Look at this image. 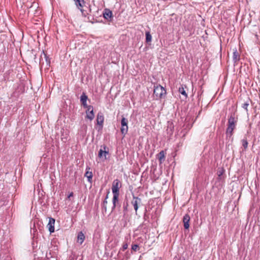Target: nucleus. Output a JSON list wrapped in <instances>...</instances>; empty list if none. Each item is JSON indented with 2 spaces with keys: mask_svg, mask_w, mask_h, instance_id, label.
I'll return each mask as SVG.
<instances>
[{
  "mask_svg": "<svg viewBox=\"0 0 260 260\" xmlns=\"http://www.w3.org/2000/svg\"><path fill=\"white\" fill-rule=\"evenodd\" d=\"M237 122V118L235 113L231 114L228 122V127L226 129V135L227 137L231 138L233 135V131L236 128Z\"/></svg>",
  "mask_w": 260,
  "mask_h": 260,
  "instance_id": "obj_1",
  "label": "nucleus"
},
{
  "mask_svg": "<svg viewBox=\"0 0 260 260\" xmlns=\"http://www.w3.org/2000/svg\"><path fill=\"white\" fill-rule=\"evenodd\" d=\"M153 94L156 96V98L162 99L164 98L166 94V90L160 85L154 86Z\"/></svg>",
  "mask_w": 260,
  "mask_h": 260,
  "instance_id": "obj_2",
  "label": "nucleus"
},
{
  "mask_svg": "<svg viewBox=\"0 0 260 260\" xmlns=\"http://www.w3.org/2000/svg\"><path fill=\"white\" fill-rule=\"evenodd\" d=\"M121 185L118 179H115L113 181L112 186V190L113 195H119V188Z\"/></svg>",
  "mask_w": 260,
  "mask_h": 260,
  "instance_id": "obj_3",
  "label": "nucleus"
},
{
  "mask_svg": "<svg viewBox=\"0 0 260 260\" xmlns=\"http://www.w3.org/2000/svg\"><path fill=\"white\" fill-rule=\"evenodd\" d=\"M109 154V148L106 145H104L101 146V148L100 149L98 153V157L100 158L104 157V159H107V155Z\"/></svg>",
  "mask_w": 260,
  "mask_h": 260,
  "instance_id": "obj_4",
  "label": "nucleus"
},
{
  "mask_svg": "<svg viewBox=\"0 0 260 260\" xmlns=\"http://www.w3.org/2000/svg\"><path fill=\"white\" fill-rule=\"evenodd\" d=\"M128 120L122 117L121 121V127L120 129L121 133L124 136L127 133L128 131Z\"/></svg>",
  "mask_w": 260,
  "mask_h": 260,
  "instance_id": "obj_5",
  "label": "nucleus"
},
{
  "mask_svg": "<svg viewBox=\"0 0 260 260\" xmlns=\"http://www.w3.org/2000/svg\"><path fill=\"white\" fill-rule=\"evenodd\" d=\"M141 203V199L138 197L133 196V200L131 202V204L133 205L134 209L137 214L138 209L139 208V205Z\"/></svg>",
  "mask_w": 260,
  "mask_h": 260,
  "instance_id": "obj_6",
  "label": "nucleus"
},
{
  "mask_svg": "<svg viewBox=\"0 0 260 260\" xmlns=\"http://www.w3.org/2000/svg\"><path fill=\"white\" fill-rule=\"evenodd\" d=\"M119 195H113L112 199L113 206L112 207V211H114V210L117 207H120L119 202Z\"/></svg>",
  "mask_w": 260,
  "mask_h": 260,
  "instance_id": "obj_7",
  "label": "nucleus"
},
{
  "mask_svg": "<svg viewBox=\"0 0 260 260\" xmlns=\"http://www.w3.org/2000/svg\"><path fill=\"white\" fill-rule=\"evenodd\" d=\"M104 120V117L103 114L100 112L98 113L96 116V123L98 125H99L102 128L103 126V123Z\"/></svg>",
  "mask_w": 260,
  "mask_h": 260,
  "instance_id": "obj_8",
  "label": "nucleus"
},
{
  "mask_svg": "<svg viewBox=\"0 0 260 260\" xmlns=\"http://www.w3.org/2000/svg\"><path fill=\"white\" fill-rule=\"evenodd\" d=\"M90 168L87 167L86 169V172L84 174V176L87 178L88 181L91 183L92 181L93 174L91 171H90Z\"/></svg>",
  "mask_w": 260,
  "mask_h": 260,
  "instance_id": "obj_9",
  "label": "nucleus"
},
{
  "mask_svg": "<svg viewBox=\"0 0 260 260\" xmlns=\"http://www.w3.org/2000/svg\"><path fill=\"white\" fill-rule=\"evenodd\" d=\"M55 221V220L54 218L49 217L47 227L50 233H53L54 232Z\"/></svg>",
  "mask_w": 260,
  "mask_h": 260,
  "instance_id": "obj_10",
  "label": "nucleus"
},
{
  "mask_svg": "<svg viewBox=\"0 0 260 260\" xmlns=\"http://www.w3.org/2000/svg\"><path fill=\"white\" fill-rule=\"evenodd\" d=\"M103 15L105 19L108 20H111L112 18V12L110 9H105Z\"/></svg>",
  "mask_w": 260,
  "mask_h": 260,
  "instance_id": "obj_11",
  "label": "nucleus"
},
{
  "mask_svg": "<svg viewBox=\"0 0 260 260\" xmlns=\"http://www.w3.org/2000/svg\"><path fill=\"white\" fill-rule=\"evenodd\" d=\"M190 216L188 214H186L183 218V222L185 229L188 230L189 228Z\"/></svg>",
  "mask_w": 260,
  "mask_h": 260,
  "instance_id": "obj_12",
  "label": "nucleus"
},
{
  "mask_svg": "<svg viewBox=\"0 0 260 260\" xmlns=\"http://www.w3.org/2000/svg\"><path fill=\"white\" fill-rule=\"evenodd\" d=\"M166 131L167 134L169 135L170 137L173 135L174 131V125L172 122H168Z\"/></svg>",
  "mask_w": 260,
  "mask_h": 260,
  "instance_id": "obj_13",
  "label": "nucleus"
},
{
  "mask_svg": "<svg viewBox=\"0 0 260 260\" xmlns=\"http://www.w3.org/2000/svg\"><path fill=\"white\" fill-rule=\"evenodd\" d=\"M128 200L125 199L122 204V212L123 213V216H125L128 211Z\"/></svg>",
  "mask_w": 260,
  "mask_h": 260,
  "instance_id": "obj_14",
  "label": "nucleus"
},
{
  "mask_svg": "<svg viewBox=\"0 0 260 260\" xmlns=\"http://www.w3.org/2000/svg\"><path fill=\"white\" fill-rule=\"evenodd\" d=\"M75 2L76 6L80 9L81 11L83 12L82 8L84 7L85 3L84 0H74Z\"/></svg>",
  "mask_w": 260,
  "mask_h": 260,
  "instance_id": "obj_15",
  "label": "nucleus"
},
{
  "mask_svg": "<svg viewBox=\"0 0 260 260\" xmlns=\"http://www.w3.org/2000/svg\"><path fill=\"white\" fill-rule=\"evenodd\" d=\"M88 99L87 96L85 92H83L80 97V101L83 107H87V100Z\"/></svg>",
  "mask_w": 260,
  "mask_h": 260,
  "instance_id": "obj_16",
  "label": "nucleus"
},
{
  "mask_svg": "<svg viewBox=\"0 0 260 260\" xmlns=\"http://www.w3.org/2000/svg\"><path fill=\"white\" fill-rule=\"evenodd\" d=\"M85 240V236L82 232H80L77 236V242L82 244Z\"/></svg>",
  "mask_w": 260,
  "mask_h": 260,
  "instance_id": "obj_17",
  "label": "nucleus"
},
{
  "mask_svg": "<svg viewBox=\"0 0 260 260\" xmlns=\"http://www.w3.org/2000/svg\"><path fill=\"white\" fill-rule=\"evenodd\" d=\"M42 54H43L44 58H45L47 65L49 66L50 64V59L49 57L47 55V54H46L44 51H43ZM42 57H43L42 55H41L40 59V64L41 63V61L43 58Z\"/></svg>",
  "mask_w": 260,
  "mask_h": 260,
  "instance_id": "obj_18",
  "label": "nucleus"
},
{
  "mask_svg": "<svg viewBox=\"0 0 260 260\" xmlns=\"http://www.w3.org/2000/svg\"><path fill=\"white\" fill-rule=\"evenodd\" d=\"M233 59L235 62H236L240 60V54L236 49H235L233 52Z\"/></svg>",
  "mask_w": 260,
  "mask_h": 260,
  "instance_id": "obj_19",
  "label": "nucleus"
},
{
  "mask_svg": "<svg viewBox=\"0 0 260 260\" xmlns=\"http://www.w3.org/2000/svg\"><path fill=\"white\" fill-rule=\"evenodd\" d=\"M86 118L89 119L90 121L92 120L94 118V114L93 112V110H90V112H88V111H86Z\"/></svg>",
  "mask_w": 260,
  "mask_h": 260,
  "instance_id": "obj_20",
  "label": "nucleus"
},
{
  "mask_svg": "<svg viewBox=\"0 0 260 260\" xmlns=\"http://www.w3.org/2000/svg\"><path fill=\"white\" fill-rule=\"evenodd\" d=\"M165 153L164 151H161L158 154V158L159 161L160 163H161L162 161L165 160Z\"/></svg>",
  "mask_w": 260,
  "mask_h": 260,
  "instance_id": "obj_21",
  "label": "nucleus"
},
{
  "mask_svg": "<svg viewBox=\"0 0 260 260\" xmlns=\"http://www.w3.org/2000/svg\"><path fill=\"white\" fill-rule=\"evenodd\" d=\"M178 91L180 93L184 95L185 99L187 98V94L182 86L179 88Z\"/></svg>",
  "mask_w": 260,
  "mask_h": 260,
  "instance_id": "obj_22",
  "label": "nucleus"
},
{
  "mask_svg": "<svg viewBox=\"0 0 260 260\" xmlns=\"http://www.w3.org/2000/svg\"><path fill=\"white\" fill-rule=\"evenodd\" d=\"M241 142L242 143V146L244 148V150H246L248 147V141H247V138L246 137H245L244 139H243L241 140Z\"/></svg>",
  "mask_w": 260,
  "mask_h": 260,
  "instance_id": "obj_23",
  "label": "nucleus"
},
{
  "mask_svg": "<svg viewBox=\"0 0 260 260\" xmlns=\"http://www.w3.org/2000/svg\"><path fill=\"white\" fill-rule=\"evenodd\" d=\"M152 36L149 31L146 32V42L149 43L151 41Z\"/></svg>",
  "mask_w": 260,
  "mask_h": 260,
  "instance_id": "obj_24",
  "label": "nucleus"
},
{
  "mask_svg": "<svg viewBox=\"0 0 260 260\" xmlns=\"http://www.w3.org/2000/svg\"><path fill=\"white\" fill-rule=\"evenodd\" d=\"M107 203H108L107 201H106V200H104L102 203V208L103 212H106Z\"/></svg>",
  "mask_w": 260,
  "mask_h": 260,
  "instance_id": "obj_25",
  "label": "nucleus"
},
{
  "mask_svg": "<svg viewBox=\"0 0 260 260\" xmlns=\"http://www.w3.org/2000/svg\"><path fill=\"white\" fill-rule=\"evenodd\" d=\"M249 101H250V100L249 99L248 101H247V102H245L244 104H242V107L244 109L246 112H248V107L249 105Z\"/></svg>",
  "mask_w": 260,
  "mask_h": 260,
  "instance_id": "obj_26",
  "label": "nucleus"
},
{
  "mask_svg": "<svg viewBox=\"0 0 260 260\" xmlns=\"http://www.w3.org/2000/svg\"><path fill=\"white\" fill-rule=\"evenodd\" d=\"M84 108H86L87 109L86 111H88V112H90V110H93V107L92 106H88L87 105V107H84Z\"/></svg>",
  "mask_w": 260,
  "mask_h": 260,
  "instance_id": "obj_27",
  "label": "nucleus"
},
{
  "mask_svg": "<svg viewBox=\"0 0 260 260\" xmlns=\"http://www.w3.org/2000/svg\"><path fill=\"white\" fill-rule=\"evenodd\" d=\"M138 247H139V246L137 244H134L132 246V250L135 251H136L137 250V249Z\"/></svg>",
  "mask_w": 260,
  "mask_h": 260,
  "instance_id": "obj_28",
  "label": "nucleus"
},
{
  "mask_svg": "<svg viewBox=\"0 0 260 260\" xmlns=\"http://www.w3.org/2000/svg\"><path fill=\"white\" fill-rule=\"evenodd\" d=\"M128 247V244L127 243H124L122 245V250L124 251L126 250Z\"/></svg>",
  "mask_w": 260,
  "mask_h": 260,
  "instance_id": "obj_29",
  "label": "nucleus"
},
{
  "mask_svg": "<svg viewBox=\"0 0 260 260\" xmlns=\"http://www.w3.org/2000/svg\"><path fill=\"white\" fill-rule=\"evenodd\" d=\"M174 259L175 260H185V257L183 256L179 257V258H178L177 256H176L174 257Z\"/></svg>",
  "mask_w": 260,
  "mask_h": 260,
  "instance_id": "obj_30",
  "label": "nucleus"
},
{
  "mask_svg": "<svg viewBox=\"0 0 260 260\" xmlns=\"http://www.w3.org/2000/svg\"><path fill=\"white\" fill-rule=\"evenodd\" d=\"M74 193L73 192H71L68 196V199H70L71 197H73Z\"/></svg>",
  "mask_w": 260,
  "mask_h": 260,
  "instance_id": "obj_31",
  "label": "nucleus"
},
{
  "mask_svg": "<svg viewBox=\"0 0 260 260\" xmlns=\"http://www.w3.org/2000/svg\"><path fill=\"white\" fill-rule=\"evenodd\" d=\"M222 174V172H219V171L218 172V175L219 176H220Z\"/></svg>",
  "mask_w": 260,
  "mask_h": 260,
  "instance_id": "obj_32",
  "label": "nucleus"
},
{
  "mask_svg": "<svg viewBox=\"0 0 260 260\" xmlns=\"http://www.w3.org/2000/svg\"><path fill=\"white\" fill-rule=\"evenodd\" d=\"M69 260H75V259H74V258L73 257L70 256L69 258Z\"/></svg>",
  "mask_w": 260,
  "mask_h": 260,
  "instance_id": "obj_33",
  "label": "nucleus"
},
{
  "mask_svg": "<svg viewBox=\"0 0 260 260\" xmlns=\"http://www.w3.org/2000/svg\"><path fill=\"white\" fill-rule=\"evenodd\" d=\"M108 198V194H107L106 197H105V200H106V201H107V199Z\"/></svg>",
  "mask_w": 260,
  "mask_h": 260,
  "instance_id": "obj_34",
  "label": "nucleus"
}]
</instances>
